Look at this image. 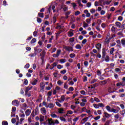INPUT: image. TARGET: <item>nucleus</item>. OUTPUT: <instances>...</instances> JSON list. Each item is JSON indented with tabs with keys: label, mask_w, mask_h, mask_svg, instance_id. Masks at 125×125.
<instances>
[{
	"label": "nucleus",
	"mask_w": 125,
	"mask_h": 125,
	"mask_svg": "<svg viewBox=\"0 0 125 125\" xmlns=\"http://www.w3.org/2000/svg\"><path fill=\"white\" fill-rule=\"evenodd\" d=\"M121 111V108L119 106H115L114 108H111V113H114V114H117L118 112Z\"/></svg>",
	"instance_id": "1"
},
{
	"label": "nucleus",
	"mask_w": 125,
	"mask_h": 125,
	"mask_svg": "<svg viewBox=\"0 0 125 125\" xmlns=\"http://www.w3.org/2000/svg\"><path fill=\"white\" fill-rule=\"evenodd\" d=\"M60 54H61V50L58 49L57 50L56 53L53 54L52 56L54 58H57L58 57H59Z\"/></svg>",
	"instance_id": "2"
},
{
	"label": "nucleus",
	"mask_w": 125,
	"mask_h": 125,
	"mask_svg": "<svg viewBox=\"0 0 125 125\" xmlns=\"http://www.w3.org/2000/svg\"><path fill=\"white\" fill-rule=\"evenodd\" d=\"M45 86V84L43 82H41L40 83V91L41 92H43L44 91Z\"/></svg>",
	"instance_id": "3"
},
{
	"label": "nucleus",
	"mask_w": 125,
	"mask_h": 125,
	"mask_svg": "<svg viewBox=\"0 0 125 125\" xmlns=\"http://www.w3.org/2000/svg\"><path fill=\"white\" fill-rule=\"evenodd\" d=\"M46 122H47L48 125H54V120H52V118H49Z\"/></svg>",
	"instance_id": "4"
},
{
	"label": "nucleus",
	"mask_w": 125,
	"mask_h": 125,
	"mask_svg": "<svg viewBox=\"0 0 125 125\" xmlns=\"http://www.w3.org/2000/svg\"><path fill=\"white\" fill-rule=\"evenodd\" d=\"M40 112L41 114H42V115H46V109H45V107H42L40 109Z\"/></svg>",
	"instance_id": "5"
},
{
	"label": "nucleus",
	"mask_w": 125,
	"mask_h": 125,
	"mask_svg": "<svg viewBox=\"0 0 125 125\" xmlns=\"http://www.w3.org/2000/svg\"><path fill=\"white\" fill-rule=\"evenodd\" d=\"M64 49H65V50L66 51H74V50L73 49V47H71V46H66L64 47Z\"/></svg>",
	"instance_id": "6"
},
{
	"label": "nucleus",
	"mask_w": 125,
	"mask_h": 125,
	"mask_svg": "<svg viewBox=\"0 0 125 125\" xmlns=\"http://www.w3.org/2000/svg\"><path fill=\"white\" fill-rule=\"evenodd\" d=\"M67 35L70 38L73 37V36H74V30H73L72 29H70L69 31L67 33Z\"/></svg>",
	"instance_id": "7"
},
{
	"label": "nucleus",
	"mask_w": 125,
	"mask_h": 125,
	"mask_svg": "<svg viewBox=\"0 0 125 125\" xmlns=\"http://www.w3.org/2000/svg\"><path fill=\"white\" fill-rule=\"evenodd\" d=\"M106 48H104L102 49V58H105V56H106V55L107 53H106Z\"/></svg>",
	"instance_id": "8"
},
{
	"label": "nucleus",
	"mask_w": 125,
	"mask_h": 125,
	"mask_svg": "<svg viewBox=\"0 0 125 125\" xmlns=\"http://www.w3.org/2000/svg\"><path fill=\"white\" fill-rule=\"evenodd\" d=\"M12 104L13 105V106H19V102H18V100H15L12 101Z\"/></svg>",
	"instance_id": "9"
},
{
	"label": "nucleus",
	"mask_w": 125,
	"mask_h": 125,
	"mask_svg": "<svg viewBox=\"0 0 125 125\" xmlns=\"http://www.w3.org/2000/svg\"><path fill=\"white\" fill-rule=\"evenodd\" d=\"M46 108H49V109H53L54 108V104L52 103H49L47 104Z\"/></svg>",
	"instance_id": "10"
},
{
	"label": "nucleus",
	"mask_w": 125,
	"mask_h": 125,
	"mask_svg": "<svg viewBox=\"0 0 125 125\" xmlns=\"http://www.w3.org/2000/svg\"><path fill=\"white\" fill-rule=\"evenodd\" d=\"M31 112H32V111L30 109H28L25 111V114L26 116L27 117H28V116H30Z\"/></svg>",
	"instance_id": "11"
},
{
	"label": "nucleus",
	"mask_w": 125,
	"mask_h": 125,
	"mask_svg": "<svg viewBox=\"0 0 125 125\" xmlns=\"http://www.w3.org/2000/svg\"><path fill=\"white\" fill-rule=\"evenodd\" d=\"M33 88V86H28L26 87V88L25 89V94H27L28 91Z\"/></svg>",
	"instance_id": "12"
},
{
	"label": "nucleus",
	"mask_w": 125,
	"mask_h": 125,
	"mask_svg": "<svg viewBox=\"0 0 125 125\" xmlns=\"http://www.w3.org/2000/svg\"><path fill=\"white\" fill-rule=\"evenodd\" d=\"M60 103H62V102H64L65 101V96L62 95L61 97V100H57Z\"/></svg>",
	"instance_id": "13"
},
{
	"label": "nucleus",
	"mask_w": 125,
	"mask_h": 125,
	"mask_svg": "<svg viewBox=\"0 0 125 125\" xmlns=\"http://www.w3.org/2000/svg\"><path fill=\"white\" fill-rule=\"evenodd\" d=\"M88 120V117H86L82 119L81 121V123L82 125H83V124H85V123H86V122H87Z\"/></svg>",
	"instance_id": "14"
},
{
	"label": "nucleus",
	"mask_w": 125,
	"mask_h": 125,
	"mask_svg": "<svg viewBox=\"0 0 125 125\" xmlns=\"http://www.w3.org/2000/svg\"><path fill=\"white\" fill-rule=\"evenodd\" d=\"M84 13H85V14H86V17H90V14L89 13V12H88V10H85L84 11Z\"/></svg>",
	"instance_id": "15"
},
{
	"label": "nucleus",
	"mask_w": 125,
	"mask_h": 125,
	"mask_svg": "<svg viewBox=\"0 0 125 125\" xmlns=\"http://www.w3.org/2000/svg\"><path fill=\"white\" fill-rule=\"evenodd\" d=\"M116 85H117V86H121V85L122 86H125V83H124V82H123L122 83L121 82H120V83H117L116 84Z\"/></svg>",
	"instance_id": "16"
},
{
	"label": "nucleus",
	"mask_w": 125,
	"mask_h": 125,
	"mask_svg": "<svg viewBox=\"0 0 125 125\" xmlns=\"http://www.w3.org/2000/svg\"><path fill=\"white\" fill-rule=\"evenodd\" d=\"M58 111L59 113V114H63V113L64 112V109L62 108H59L58 109Z\"/></svg>",
	"instance_id": "17"
},
{
	"label": "nucleus",
	"mask_w": 125,
	"mask_h": 125,
	"mask_svg": "<svg viewBox=\"0 0 125 125\" xmlns=\"http://www.w3.org/2000/svg\"><path fill=\"white\" fill-rule=\"evenodd\" d=\"M110 54L112 55H114V52H115V48H111L110 49Z\"/></svg>",
	"instance_id": "18"
},
{
	"label": "nucleus",
	"mask_w": 125,
	"mask_h": 125,
	"mask_svg": "<svg viewBox=\"0 0 125 125\" xmlns=\"http://www.w3.org/2000/svg\"><path fill=\"white\" fill-rule=\"evenodd\" d=\"M63 87L65 88V89H68V81H67L66 83H65L63 84Z\"/></svg>",
	"instance_id": "19"
},
{
	"label": "nucleus",
	"mask_w": 125,
	"mask_h": 125,
	"mask_svg": "<svg viewBox=\"0 0 125 125\" xmlns=\"http://www.w3.org/2000/svg\"><path fill=\"white\" fill-rule=\"evenodd\" d=\"M96 47L97 49H98V50L101 49V44L100 43H98L96 45Z\"/></svg>",
	"instance_id": "20"
},
{
	"label": "nucleus",
	"mask_w": 125,
	"mask_h": 125,
	"mask_svg": "<svg viewBox=\"0 0 125 125\" xmlns=\"http://www.w3.org/2000/svg\"><path fill=\"white\" fill-rule=\"evenodd\" d=\"M37 83H38V80L36 79H34V80L32 82H31V84H32L33 85H36Z\"/></svg>",
	"instance_id": "21"
},
{
	"label": "nucleus",
	"mask_w": 125,
	"mask_h": 125,
	"mask_svg": "<svg viewBox=\"0 0 125 125\" xmlns=\"http://www.w3.org/2000/svg\"><path fill=\"white\" fill-rule=\"evenodd\" d=\"M52 94V92L51 91H49L47 93V96L48 98L47 99V101H48V99L50 98L49 96H51V95Z\"/></svg>",
	"instance_id": "22"
},
{
	"label": "nucleus",
	"mask_w": 125,
	"mask_h": 125,
	"mask_svg": "<svg viewBox=\"0 0 125 125\" xmlns=\"http://www.w3.org/2000/svg\"><path fill=\"white\" fill-rule=\"evenodd\" d=\"M107 111H108V112H111L112 111V108H111V106H109V105H107L105 107Z\"/></svg>",
	"instance_id": "23"
},
{
	"label": "nucleus",
	"mask_w": 125,
	"mask_h": 125,
	"mask_svg": "<svg viewBox=\"0 0 125 125\" xmlns=\"http://www.w3.org/2000/svg\"><path fill=\"white\" fill-rule=\"evenodd\" d=\"M44 121V116L41 115L40 118V122H43Z\"/></svg>",
	"instance_id": "24"
},
{
	"label": "nucleus",
	"mask_w": 125,
	"mask_h": 125,
	"mask_svg": "<svg viewBox=\"0 0 125 125\" xmlns=\"http://www.w3.org/2000/svg\"><path fill=\"white\" fill-rule=\"evenodd\" d=\"M105 61H106V62H109L110 61V57L109 56H106L105 58Z\"/></svg>",
	"instance_id": "25"
},
{
	"label": "nucleus",
	"mask_w": 125,
	"mask_h": 125,
	"mask_svg": "<svg viewBox=\"0 0 125 125\" xmlns=\"http://www.w3.org/2000/svg\"><path fill=\"white\" fill-rule=\"evenodd\" d=\"M44 55H45V51L43 50L40 54V56H42V57H44Z\"/></svg>",
	"instance_id": "26"
},
{
	"label": "nucleus",
	"mask_w": 125,
	"mask_h": 125,
	"mask_svg": "<svg viewBox=\"0 0 125 125\" xmlns=\"http://www.w3.org/2000/svg\"><path fill=\"white\" fill-rule=\"evenodd\" d=\"M104 117H105V118H110L111 117V115H110V114H109L107 112H104Z\"/></svg>",
	"instance_id": "27"
},
{
	"label": "nucleus",
	"mask_w": 125,
	"mask_h": 125,
	"mask_svg": "<svg viewBox=\"0 0 125 125\" xmlns=\"http://www.w3.org/2000/svg\"><path fill=\"white\" fill-rule=\"evenodd\" d=\"M60 62L61 63H65V62H67V60L65 59H62L60 60Z\"/></svg>",
	"instance_id": "28"
},
{
	"label": "nucleus",
	"mask_w": 125,
	"mask_h": 125,
	"mask_svg": "<svg viewBox=\"0 0 125 125\" xmlns=\"http://www.w3.org/2000/svg\"><path fill=\"white\" fill-rule=\"evenodd\" d=\"M121 43L123 46H125V39H122Z\"/></svg>",
	"instance_id": "29"
},
{
	"label": "nucleus",
	"mask_w": 125,
	"mask_h": 125,
	"mask_svg": "<svg viewBox=\"0 0 125 125\" xmlns=\"http://www.w3.org/2000/svg\"><path fill=\"white\" fill-rule=\"evenodd\" d=\"M76 48L77 49H82V46H81V45H80V44H78L76 46Z\"/></svg>",
	"instance_id": "30"
},
{
	"label": "nucleus",
	"mask_w": 125,
	"mask_h": 125,
	"mask_svg": "<svg viewBox=\"0 0 125 125\" xmlns=\"http://www.w3.org/2000/svg\"><path fill=\"white\" fill-rule=\"evenodd\" d=\"M38 17H41V18H43V13H38Z\"/></svg>",
	"instance_id": "31"
},
{
	"label": "nucleus",
	"mask_w": 125,
	"mask_h": 125,
	"mask_svg": "<svg viewBox=\"0 0 125 125\" xmlns=\"http://www.w3.org/2000/svg\"><path fill=\"white\" fill-rule=\"evenodd\" d=\"M57 69H59V70H61V69L63 68V65H62L61 64H58L57 65Z\"/></svg>",
	"instance_id": "32"
},
{
	"label": "nucleus",
	"mask_w": 125,
	"mask_h": 125,
	"mask_svg": "<svg viewBox=\"0 0 125 125\" xmlns=\"http://www.w3.org/2000/svg\"><path fill=\"white\" fill-rule=\"evenodd\" d=\"M69 56L70 58H75V57H76V54L72 53L69 55Z\"/></svg>",
	"instance_id": "33"
},
{
	"label": "nucleus",
	"mask_w": 125,
	"mask_h": 125,
	"mask_svg": "<svg viewBox=\"0 0 125 125\" xmlns=\"http://www.w3.org/2000/svg\"><path fill=\"white\" fill-rule=\"evenodd\" d=\"M83 28H86V27H88V24L85 23V22L84 21L83 22Z\"/></svg>",
	"instance_id": "34"
},
{
	"label": "nucleus",
	"mask_w": 125,
	"mask_h": 125,
	"mask_svg": "<svg viewBox=\"0 0 125 125\" xmlns=\"http://www.w3.org/2000/svg\"><path fill=\"white\" fill-rule=\"evenodd\" d=\"M95 9L92 8L90 10V12L91 13V14H93V13H95Z\"/></svg>",
	"instance_id": "35"
},
{
	"label": "nucleus",
	"mask_w": 125,
	"mask_h": 125,
	"mask_svg": "<svg viewBox=\"0 0 125 125\" xmlns=\"http://www.w3.org/2000/svg\"><path fill=\"white\" fill-rule=\"evenodd\" d=\"M74 84H75V83L73 81L68 82L69 85H74Z\"/></svg>",
	"instance_id": "36"
},
{
	"label": "nucleus",
	"mask_w": 125,
	"mask_h": 125,
	"mask_svg": "<svg viewBox=\"0 0 125 125\" xmlns=\"http://www.w3.org/2000/svg\"><path fill=\"white\" fill-rule=\"evenodd\" d=\"M93 105L94 107V108H95V109H99V105L98 104H94Z\"/></svg>",
	"instance_id": "37"
},
{
	"label": "nucleus",
	"mask_w": 125,
	"mask_h": 125,
	"mask_svg": "<svg viewBox=\"0 0 125 125\" xmlns=\"http://www.w3.org/2000/svg\"><path fill=\"white\" fill-rule=\"evenodd\" d=\"M115 25H116L117 27H118V28H120V27H121V22L117 21L115 23Z\"/></svg>",
	"instance_id": "38"
},
{
	"label": "nucleus",
	"mask_w": 125,
	"mask_h": 125,
	"mask_svg": "<svg viewBox=\"0 0 125 125\" xmlns=\"http://www.w3.org/2000/svg\"><path fill=\"white\" fill-rule=\"evenodd\" d=\"M37 55V53H31L29 55V56H30V57H34V56H36Z\"/></svg>",
	"instance_id": "39"
},
{
	"label": "nucleus",
	"mask_w": 125,
	"mask_h": 125,
	"mask_svg": "<svg viewBox=\"0 0 125 125\" xmlns=\"http://www.w3.org/2000/svg\"><path fill=\"white\" fill-rule=\"evenodd\" d=\"M57 83L59 84V85H62L63 84V82L61 81V80H59L57 82Z\"/></svg>",
	"instance_id": "40"
},
{
	"label": "nucleus",
	"mask_w": 125,
	"mask_h": 125,
	"mask_svg": "<svg viewBox=\"0 0 125 125\" xmlns=\"http://www.w3.org/2000/svg\"><path fill=\"white\" fill-rule=\"evenodd\" d=\"M94 101H96V102H98V103L100 102V100H99L98 98H96V97L94 98Z\"/></svg>",
	"instance_id": "41"
},
{
	"label": "nucleus",
	"mask_w": 125,
	"mask_h": 125,
	"mask_svg": "<svg viewBox=\"0 0 125 125\" xmlns=\"http://www.w3.org/2000/svg\"><path fill=\"white\" fill-rule=\"evenodd\" d=\"M98 105H99V107H101L102 108H104V107H105V105H104V104L102 103H99Z\"/></svg>",
	"instance_id": "42"
},
{
	"label": "nucleus",
	"mask_w": 125,
	"mask_h": 125,
	"mask_svg": "<svg viewBox=\"0 0 125 125\" xmlns=\"http://www.w3.org/2000/svg\"><path fill=\"white\" fill-rule=\"evenodd\" d=\"M73 111L72 110H69L67 111V116L68 115H73Z\"/></svg>",
	"instance_id": "43"
},
{
	"label": "nucleus",
	"mask_w": 125,
	"mask_h": 125,
	"mask_svg": "<svg viewBox=\"0 0 125 125\" xmlns=\"http://www.w3.org/2000/svg\"><path fill=\"white\" fill-rule=\"evenodd\" d=\"M36 42L37 39H36V38H33L31 41V43H35Z\"/></svg>",
	"instance_id": "44"
},
{
	"label": "nucleus",
	"mask_w": 125,
	"mask_h": 125,
	"mask_svg": "<svg viewBox=\"0 0 125 125\" xmlns=\"http://www.w3.org/2000/svg\"><path fill=\"white\" fill-rule=\"evenodd\" d=\"M102 57V56H101V54H100V53H98L96 55V58H101V57Z\"/></svg>",
	"instance_id": "45"
},
{
	"label": "nucleus",
	"mask_w": 125,
	"mask_h": 125,
	"mask_svg": "<svg viewBox=\"0 0 125 125\" xmlns=\"http://www.w3.org/2000/svg\"><path fill=\"white\" fill-rule=\"evenodd\" d=\"M61 74H66L67 73V70L66 69H63V70L61 71L60 72Z\"/></svg>",
	"instance_id": "46"
},
{
	"label": "nucleus",
	"mask_w": 125,
	"mask_h": 125,
	"mask_svg": "<svg viewBox=\"0 0 125 125\" xmlns=\"http://www.w3.org/2000/svg\"><path fill=\"white\" fill-rule=\"evenodd\" d=\"M78 3L79 5V6H80L81 7H83V5L81 2V0H78Z\"/></svg>",
	"instance_id": "47"
},
{
	"label": "nucleus",
	"mask_w": 125,
	"mask_h": 125,
	"mask_svg": "<svg viewBox=\"0 0 125 125\" xmlns=\"http://www.w3.org/2000/svg\"><path fill=\"white\" fill-rule=\"evenodd\" d=\"M2 125H8V123L7 121H3L2 122Z\"/></svg>",
	"instance_id": "48"
},
{
	"label": "nucleus",
	"mask_w": 125,
	"mask_h": 125,
	"mask_svg": "<svg viewBox=\"0 0 125 125\" xmlns=\"http://www.w3.org/2000/svg\"><path fill=\"white\" fill-rule=\"evenodd\" d=\"M84 65L86 68L87 66H88V62L87 61L84 62Z\"/></svg>",
	"instance_id": "49"
},
{
	"label": "nucleus",
	"mask_w": 125,
	"mask_h": 125,
	"mask_svg": "<svg viewBox=\"0 0 125 125\" xmlns=\"http://www.w3.org/2000/svg\"><path fill=\"white\" fill-rule=\"evenodd\" d=\"M60 120H61V121H62L63 122H66V119L63 117H60Z\"/></svg>",
	"instance_id": "50"
},
{
	"label": "nucleus",
	"mask_w": 125,
	"mask_h": 125,
	"mask_svg": "<svg viewBox=\"0 0 125 125\" xmlns=\"http://www.w3.org/2000/svg\"><path fill=\"white\" fill-rule=\"evenodd\" d=\"M47 104H47L46 102H43L42 103V105L43 106H44L45 107V108H46V107L47 106Z\"/></svg>",
	"instance_id": "51"
},
{
	"label": "nucleus",
	"mask_w": 125,
	"mask_h": 125,
	"mask_svg": "<svg viewBox=\"0 0 125 125\" xmlns=\"http://www.w3.org/2000/svg\"><path fill=\"white\" fill-rule=\"evenodd\" d=\"M70 108H71V109H72V110H75V109H76V108H77V106L76 105H71L70 106Z\"/></svg>",
	"instance_id": "52"
},
{
	"label": "nucleus",
	"mask_w": 125,
	"mask_h": 125,
	"mask_svg": "<svg viewBox=\"0 0 125 125\" xmlns=\"http://www.w3.org/2000/svg\"><path fill=\"white\" fill-rule=\"evenodd\" d=\"M101 118V116H96V117H95L94 118V120H95V121H98V120H99Z\"/></svg>",
	"instance_id": "53"
},
{
	"label": "nucleus",
	"mask_w": 125,
	"mask_h": 125,
	"mask_svg": "<svg viewBox=\"0 0 125 125\" xmlns=\"http://www.w3.org/2000/svg\"><path fill=\"white\" fill-rule=\"evenodd\" d=\"M49 77H50V75H48L47 76L44 77V80L45 81H49Z\"/></svg>",
	"instance_id": "54"
},
{
	"label": "nucleus",
	"mask_w": 125,
	"mask_h": 125,
	"mask_svg": "<svg viewBox=\"0 0 125 125\" xmlns=\"http://www.w3.org/2000/svg\"><path fill=\"white\" fill-rule=\"evenodd\" d=\"M101 84H106L107 83V81H103L100 82Z\"/></svg>",
	"instance_id": "55"
},
{
	"label": "nucleus",
	"mask_w": 125,
	"mask_h": 125,
	"mask_svg": "<svg viewBox=\"0 0 125 125\" xmlns=\"http://www.w3.org/2000/svg\"><path fill=\"white\" fill-rule=\"evenodd\" d=\"M16 111V107H13L12 108V113H15V111Z\"/></svg>",
	"instance_id": "56"
},
{
	"label": "nucleus",
	"mask_w": 125,
	"mask_h": 125,
	"mask_svg": "<svg viewBox=\"0 0 125 125\" xmlns=\"http://www.w3.org/2000/svg\"><path fill=\"white\" fill-rule=\"evenodd\" d=\"M69 41L71 42H75V38L74 37H73V38H71L69 39Z\"/></svg>",
	"instance_id": "57"
},
{
	"label": "nucleus",
	"mask_w": 125,
	"mask_h": 125,
	"mask_svg": "<svg viewBox=\"0 0 125 125\" xmlns=\"http://www.w3.org/2000/svg\"><path fill=\"white\" fill-rule=\"evenodd\" d=\"M86 6H87V7H88V8L90 7L91 6V3L90 2L87 3Z\"/></svg>",
	"instance_id": "58"
},
{
	"label": "nucleus",
	"mask_w": 125,
	"mask_h": 125,
	"mask_svg": "<svg viewBox=\"0 0 125 125\" xmlns=\"http://www.w3.org/2000/svg\"><path fill=\"white\" fill-rule=\"evenodd\" d=\"M29 67H30V64H29V63H27V64L24 66L25 69H28V68H29Z\"/></svg>",
	"instance_id": "59"
},
{
	"label": "nucleus",
	"mask_w": 125,
	"mask_h": 125,
	"mask_svg": "<svg viewBox=\"0 0 125 125\" xmlns=\"http://www.w3.org/2000/svg\"><path fill=\"white\" fill-rule=\"evenodd\" d=\"M35 114L36 116L39 115V109H35Z\"/></svg>",
	"instance_id": "60"
},
{
	"label": "nucleus",
	"mask_w": 125,
	"mask_h": 125,
	"mask_svg": "<svg viewBox=\"0 0 125 125\" xmlns=\"http://www.w3.org/2000/svg\"><path fill=\"white\" fill-rule=\"evenodd\" d=\"M37 22H38V23H42V19L40 18H37Z\"/></svg>",
	"instance_id": "61"
},
{
	"label": "nucleus",
	"mask_w": 125,
	"mask_h": 125,
	"mask_svg": "<svg viewBox=\"0 0 125 125\" xmlns=\"http://www.w3.org/2000/svg\"><path fill=\"white\" fill-rule=\"evenodd\" d=\"M56 104L57 106H58V107H61V106H62V105H61V104H60L58 102H56Z\"/></svg>",
	"instance_id": "62"
},
{
	"label": "nucleus",
	"mask_w": 125,
	"mask_h": 125,
	"mask_svg": "<svg viewBox=\"0 0 125 125\" xmlns=\"http://www.w3.org/2000/svg\"><path fill=\"white\" fill-rule=\"evenodd\" d=\"M20 118H25V114L22 113V114H20Z\"/></svg>",
	"instance_id": "63"
},
{
	"label": "nucleus",
	"mask_w": 125,
	"mask_h": 125,
	"mask_svg": "<svg viewBox=\"0 0 125 125\" xmlns=\"http://www.w3.org/2000/svg\"><path fill=\"white\" fill-rule=\"evenodd\" d=\"M68 90H69V91H74V87H70L68 88Z\"/></svg>",
	"instance_id": "64"
}]
</instances>
